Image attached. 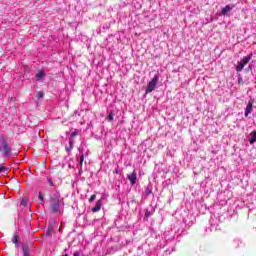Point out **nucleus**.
Returning <instances> with one entry per match:
<instances>
[{"label":"nucleus","mask_w":256,"mask_h":256,"mask_svg":"<svg viewBox=\"0 0 256 256\" xmlns=\"http://www.w3.org/2000/svg\"><path fill=\"white\" fill-rule=\"evenodd\" d=\"M157 83H159V73H156L151 81L148 83L147 88L145 90V95H149V93H153L155 91V87H157Z\"/></svg>","instance_id":"39448f33"},{"label":"nucleus","mask_w":256,"mask_h":256,"mask_svg":"<svg viewBox=\"0 0 256 256\" xmlns=\"http://www.w3.org/2000/svg\"><path fill=\"white\" fill-rule=\"evenodd\" d=\"M79 134V130L74 129V131L72 132L70 139H69V148H66V151H71V149H73V138L77 137V135Z\"/></svg>","instance_id":"f8f14e48"},{"label":"nucleus","mask_w":256,"mask_h":256,"mask_svg":"<svg viewBox=\"0 0 256 256\" xmlns=\"http://www.w3.org/2000/svg\"><path fill=\"white\" fill-rule=\"evenodd\" d=\"M45 77V70H39L38 73L36 74V81H41Z\"/></svg>","instance_id":"6ab92c4d"},{"label":"nucleus","mask_w":256,"mask_h":256,"mask_svg":"<svg viewBox=\"0 0 256 256\" xmlns=\"http://www.w3.org/2000/svg\"><path fill=\"white\" fill-rule=\"evenodd\" d=\"M67 251H68L67 249H64V252H65V253H67Z\"/></svg>","instance_id":"72a5a7b5"},{"label":"nucleus","mask_w":256,"mask_h":256,"mask_svg":"<svg viewBox=\"0 0 256 256\" xmlns=\"http://www.w3.org/2000/svg\"><path fill=\"white\" fill-rule=\"evenodd\" d=\"M20 205H22L23 207H27L28 201L25 200V199H23V200L21 201Z\"/></svg>","instance_id":"bb28decb"},{"label":"nucleus","mask_w":256,"mask_h":256,"mask_svg":"<svg viewBox=\"0 0 256 256\" xmlns=\"http://www.w3.org/2000/svg\"><path fill=\"white\" fill-rule=\"evenodd\" d=\"M223 220L221 216H212L210 219V231H219L221 228L219 227V223H222Z\"/></svg>","instance_id":"0eeeda50"},{"label":"nucleus","mask_w":256,"mask_h":256,"mask_svg":"<svg viewBox=\"0 0 256 256\" xmlns=\"http://www.w3.org/2000/svg\"><path fill=\"white\" fill-rule=\"evenodd\" d=\"M19 239L20 237L18 235L12 238V243H14L16 247H19Z\"/></svg>","instance_id":"4be33fe9"},{"label":"nucleus","mask_w":256,"mask_h":256,"mask_svg":"<svg viewBox=\"0 0 256 256\" xmlns=\"http://www.w3.org/2000/svg\"><path fill=\"white\" fill-rule=\"evenodd\" d=\"M56 221H55V219H53V218H51L50 220H49V222H48V229L50 230V231H55V225H56Z\"/></svg>","instance_id":"dca6fc26"},{"label":"nucleus","mask_w":256,"mask_h":256,"mask_svg":"<svg viewBox=\"0 0 256 256\" xmlns=\"http://www.w3.org/2000/svg\"><path fill=\"white\" fill-rule=\"evenodd\" d=\"M254 102H255V100H253V99H250L248 101V104H247V106L245 108V112H244L245 117H249V114L253 111V103Z\"/></svg>","instance_id":"9d476101"},{"label":"nucleus","mask_w":256,"mask_h":256,"mask_svg":"<svg viewBox=\"0 0 256 256\" xmlns=\"http://www.w3.org/2000/svg\"><path fill=\"white\" fill-rule=\"evenodd\" d=\"M52 234H53V230H50L49 228H47L45 233L46 237H51Z\"/></svg>","instance_id":"393cba45"},{"label":"nucleus","mask_w":256,"mask_h":256,"mask_svg":"<svg viewBox=\"0 0 256 256\" xmlns=\"http://www.w3.org/2000/svg\"><path fill=\"white\" fill-rule=\"evenodd\" d=\"M234 5H226L222 10L220 11V17H225L229 11H233Z\"/></svg>","instance_id":"ddd939ff"},{"label":"nucleus","mask_w":256,"mask_h":256,"mask_svg":"<svg viewBox=\"0 0 256 256\" xmlns=\"http://www.w3.org/2000/svg\"><path fill=\"white\" fill-rule=\"evenodd\" d=\"M38 199L40 201V203H45V198H43V192H39L38 193Z\"/></svg>","instance_id":"5701e85b"},{"label":"nucleus","mask_w":256,"mask_h":256,"mask_svg":"<svg viewBox=\"0 0 256 256\" xmlns=\"http://www.w3.org/2000/svg\"><path fill=\"white\" fill-rule=\"evenodd\" d=\"M47 183L51 187L50 189H55V182H53V179H51V177H47Z\"/></svg>","instance_id":"412c9836"},{"label":"nucleus","mask_w":256,"mask_h":256,"mask_svg":"<svg viewBox=\"0 0 256 256\" xmlns=\"http://www.w3.org/2000/svg\"><path fill=\"white\" fill-rule=\"evenodd\" d=\"M212 153H213L214 155H216V154H217V152H215V150H213V151H212Z\"/></svg>","instance_id":"2f4dec72"},{"label":"nucleus","mask_w":256,"mask_h":256,"mask_svg":"<svg viewBox=\"0 0 256 256\" xmlns=\"http://www.w3.org/2000/svg\"><path fill=\"white\" fill-rule=\"evenodd\" d=\"M117 113H119V110H117V108L110 110L108 112V116L106 117V121H108V123H113V121L115 120V115H117Z\"/></svg>","instance_id":"6e6552de"},{"label":"nucleus","mask_w":256,"mask_h":256,"mask_svg":"<svg viewBox=\"0 0 256 256\" xmlns=\"http://www.w3.org/2000/svg\"><path fill=\"white\" fill-rule=\"evenodd\" d=\"M183 223H184V225L191 227V225H193V223H195V217L193 216V214H190V215H187L186 217H184Z\"/></svg>","instance_id":"1a4fd4ad"},{"label":"nucleus","mask_w":256,"mask_h":256,"mask_svg":"<svg viewBox=\"0 0 256 256\" xmlns=\"http://www.w3.org/2000/svg\"><path fill=\"white\" fill-rule=\"evenodd\" d=\"M234 243H239V240H234Z\"/></svg>","instance_id":"473e14b6"},{"label":"nucleus","mask_w":256,"mask_h":256,"mask_svg":"<svg viewBox=\"0 0 256 256\" xmlns=\"http://www.w3.org/2000/svg\"><path fill=\"white\" fill-rule=\"evenodd\" d=\"M23 256H31V251L28 245H22Z\"/></svg>","instance_id":"a211bd4d"},{"label":"nucleus","mask_w":256,"mask_h":256,"mask_svg":"<svg viewBox=\"0 0 256 256\" xmlns=\"http://www.w3.org/2000/svg\"><path fill=\"white\" fill-rule=\"evenodd\" d=\"M149 195H153V191H151L149 189V187H147L144 192L142 193V199H147V197H149Z\"/></svg>","instance_id":"f3484780"},{"label":"nucleus","mask_w":256,"mask_h":256,"mask_svg":"<svg viewBox=\"0 0 256 256\" xmlns=\"http://www.w3.org/2000/svg\"><path fill=\"white\" fill-rule=\"evenodd\" d=\"M127 179L130 181L132 187L137 185V172L133 171V173L128 174Z\"/></svg>","instance_id":"9b49d317"},{"label":"nucleus","mask_w":256,"mask_h":256,"mask_svg":"<svg viewBox=\"0 0 256 256\" xmlns=\"http://www.w3.org/2000/svg\"><path fill=\"white\" fill-rule=\"evenodd\" d=\"M103 200L104 198H101L96 202L95 207L92 208L93 213H97L98 211H101V207H103Z\"/></svg>","instance_id":"4468645a"},{"label":"nucleus","mask_w":256,"mask_h":256,"mask_svg":"<svg viewBox=\"0 0 256 256\" xmlns=\"http://www.w3.org/2000/svg\"><path fill=\"white\" fill-rule=\"evenodd\" d=\"M36 97L38 99H43L45 97V93L43 91H39L37 92Z\"/></svg>","instance_id":"b1692460"},{"label":"nucleus","mask_w":256,"mask_h":256,"mask_svg":"<svg viewBox=\"0 0 256 256\" xmlns=\"http://www.w3.org/2000/svg\"><path fill=\"white\" fill-rule=\"evenodd\" d=\"M73 256H81V253H79V251H75Z\"/></svg>","instance_id":"c756f323"},{"label":"nucleus","mask_w":256,"mask_h":256,"mask_svg":"<svg viewBox=\"0 0 256 256\" xmlns=\"http://www.w3.org/2000/svg\"><path fill=\"white\" fill-rule=\"evenodd\" d=\"M173 251H175V248H172L171 250H166L165 253L166 255H171V253H173Z\"/></svg>","instance_id":"cd10ccee"},{"label":"nucleus","mask_w":256,"mask_h":256,"mask_svg":"<svg viewBox=\"0 0 256 256\" xmlns=\"http://www.w3.org/2000/svg\"><path fill=\"white\" fill-rule=\"evenodd\" d=\"M178 225L179 224H177L174 227V230L171 229V231H165L164 232V239H165V241H174L175 235H177V237H179L180 235H185V230L177 228Z\"/></svg>","instance_id":"f03ea898"},{"label":"nucleus","mask_w":256,"mask_h":256,"mask_svg":"<svg viewBox=\"0 0 256 256\" xmlns=\"http://www.w3.org/2000/svg\"><path fill=\"white\" fill-rule=\"evenodd\" d=\"M153 211H155L153 208H151V210H149V208H146L144 210V212H145L144 221H149V217H151L153 215Z\"/></svg>","instance_id":"2eb2a0df"},{"label":"nucleus","mask_w":256,"mask_h":256,"mask_svg":"<svg viewBox=\"0 0 256 256\" xmlns=\"http://www.w3.org/2000/svg\"><path fill=\"white\" fill-rule=\"evenodd\" d=\"M78 151L80 154V158H79V162H78V165L80 167L79 173H82L83 161H85V157H87L89 155V150L87 149V144L85 142H82L80 147L78 148Z\"/></svg>","instance_id":"20e7f679"},{"label":"nucleus","mask_w":256,"mask_h":256,"mask_svg":"<svg viewBox=\"0 0 256 256\" xmlns=\"http://www.w3.org/2000/svg\"><path fill=\"white\" fill-rule=\"evenodd\" d=\"M95 199H97V195L93 194V195L89 198V203H93V201H95Z\"/></svg>","instance_id":"a878e982"},{"label":"nucleus","mask_w":256,"mask_h":256,"mask_svg":"<svg viewBox=\"0 0 256 256\" xmlns=\"http://www.w3.org/2000/svg\"><path fill=\"white\" fill-rule=\"evenodd\" d=\"M250 140H249V143L250 145H254V143L256 142V131H252L250 133Z\"/></svg>","instance_id":"aec40b11"},{"label":"nucleus","mask_w":256,"mask_h":256,"mask_svg":"<svg viewBox=\"0 0 256 256\" xmlns=\"http://www.w3.org/2000/svg\"><path fill=\"white\" fill-rule=\"evenodd\" d=\"M5 171H7V167L5 166L0 167V173H5Z\"/></svg>","instance_id":"c85d7f7f"},{"label":"nucleus","mask_w":256,"mask_h":256,"mask_svg":"<svg viewBox=\"0 0 256 256\" xmlns=\"http://www.w3.org/2000/svg\"><path fill=\"white\" fill-rule=\"evenodd\" d=\"M0 152L3 157H11V146H9L7 138L3 134H0Z\"/></svg>","instance_id":"7ed1b4c3"},{"label":"nucleus","mask_w":256,"mask_h":256,"mask_svg":"<svg viewBox=\"0 0 256 256\" xmlns=\"http://www.w3.org/2000/svg\"><path fill=\"white\" fill-rule=\"evenodd\" d=\"M49 197L51 201V212L59 213L61 209V193L56 188H49Z\"/></svg>","instance_id":"f257e3e1"},{"label":"nucleus","mask_w":256,"mask_h":256,"mask_svg":"<svg viewBox=\"0 0 256 256\" xmlns=\"http://www.w3.org/2000/svg\"><path fill=\"white\" fill-rule=\"evenodd\" d=\"M253 59V53L248 54L247 56H244L240 62H238V65L236 66L237 73H241L243 69L245 68V65L249 63Z\"/></svg>","instance_id":"423d86ee"},{"label":"nucleus","mask_w":256,"mask_h":256,"mask_svg":"<svg viewBox=\"0 0 256 256\" xmlns=\"http://www.w3.org/2000/svg\"><path fill=\"white\" fill-rule=\"evenodd\" d=\"M251 69H253V67L251 65H249L248 70L251 71Z\"/></svg>","instance_id":"7c9ffc66"}]
</instances>
